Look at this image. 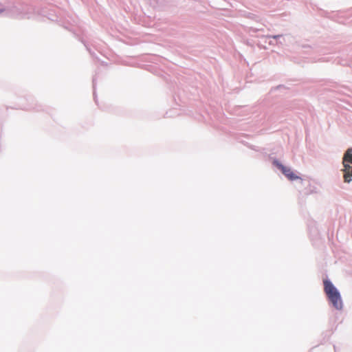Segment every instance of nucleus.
<instances>
[{
	"mask_svg": "<svg viewBox=\"0 0 352 352\" xmlns=\"http://www.w3.org/2000/svg\"><path fill=\"white\" fill-rule=\"evenodd\" d=\"M324 290L332 305L336 309H340L342 307L340 294L331 281L324 280Z\"/></svg>",
	"mask_w": 352,
	"mask_h": 352,
	"instance_id": "1",
	"label": "nucleus"
},
{
	"mask_svg": "<svg viewBox=\"0 0 352 352\" xmlns=\"http://www.w3.org/2000/svg\"><path fill=\"white\" fill-rule=\"evenodd\" d=\"M277 167L288 178V179L293 181L299 179V177L290 168L280 164H277Z\"/></svg>",
	"mask_w": 352,
	"mask_h": 352,
	"instance_id": "2",
	"label": "nucleus"
},
{
	"mask_svg": "<svg viewBox=\"0 0 352 352\" xmlns=\"http://www.w3.org/2000/svg\"><path fill=\"white\" fill-rule=\"evenodd\" d=\"M344 168L342 171L344 172V180L346 183H349L351 181L352 177V166H351L349 164H345L343 165Z\"/></svg>",
	"mask_w": 352,
	"mask_h": 352,
	"instance_id": "3",
	"label": "nucleus"
},
{
	"mask_svg": "<svg viewBox=\"0 0 352 352\" xmlns=\"http://www.w3.org/2000/svg\"><path fill=\"white\" fill-rule=\"evenodd\" d=\"M346 163L352 164V148H348L343 156L342 164L345 165Z\"/></svg>",
	"mask_w": 352,
	"mask_h": 352,
	"instance_id": "4",
	"label": "nucleus"
},
{
	"mask_svg": "<svg viewBox=\"0 0 352 352\" xmlns=\"http://www.w3.org/2000/svg\"><path fill=\"white\" fill-rule=\"evenodd\" d=\"M4 10H5L4 9H1V8H0V14H1L2 12H4Z\"/></svg>",
	"mask_w": 352,
	"mask_h": 352,
	"instance_id": "5",
	"label": "nucleus"
}]
</instances>
